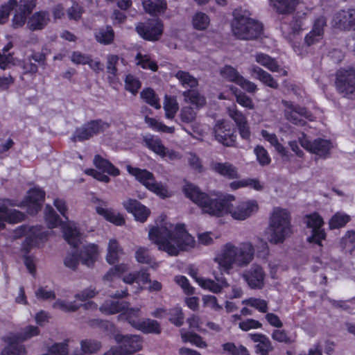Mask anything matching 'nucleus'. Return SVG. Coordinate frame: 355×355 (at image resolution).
Wrapping results in <instances>:
<instances>
[{
  "instance_id": "nucleus-33",
  "label": "nucleus",
  "mask_w": 355,
  "mask_h": 355,
  "mask_svg": "<svg viewBox=\"0 0 355 355\" xmlns=\"http://www.w3.org/2000/svg\"><path fill=\"white\" fill-rule=\"evenodd\" d=\"M254 56L255 61L257 63L266 67L268 70L272 72L280 71V66L275 58H272L270 55L263 53H257Z\"/></svg>"
},
{
  "instance_id": "nucleus-44",
  "label": "nucleus",
  "mask_w": 355,
  "mask_h": 355,
  "mask_svg": "<svg viewBox=\"0 0 355 355\" xmlns=\"http://www.w3.org/2000/svg\"><path fill=\"white\" fill-rule=\"evenodd\" d=\"M175 77L184 87L193 88L196 87L198 84V80L187 71H178L175 74Z\"/></svg>"
},
{
  "instance_id": "nucleus-58",
  "label": "nucleus",
  "mask_w": 355,
  "mask_h": 355,
  "mask_svg": "<svg viewBox=\"0 0 355 355\" xmlns=\"http://www.w3.org/2000/svg\"><path fill=\"white\" fill-rule=\"evenodd\" d=\"M196 115V112L191 107L185 106L181 109L179 116L182 122L191 123L195 121Z\"/></svg>"
},
{
  "instance_id": "nucleus-43",
  "label": "nucleus",
  "mask_w": 355,
  "mask_h": 355,
  "mask_svg": "<svg viewBox=\"0 0 355 355\" xmlns=\"http://www.w3.org/2000/svg\"><path fill=\"white\" fill-rule=\"evenodd\" d=\"M164 109L166 117L173 119L179 110V105L174 97L166 96L164 102Z\"/></svg>"
},
{
  "instance_id": "nucleus-46",
  "label": "nucleus",
  "mask_w": 355,
  "mask_h": 355,
  "mask_svg": "<svg viewBox=\"0 0 355 355\" xmlns=\"http://www.w3.org/2000/svg\"><path fill=\"white\" fill-rule=\"evenodd\" d=\"M243 304L250 306L257 309L260 313H266L268 311V304L265 300L250 297L242 301Z\"/></svg>"
},
{
  "instance_id": "nucleus-3",
  "label": "nucleus",
  "mask_w": 355,
  "mask_h": 355,
  "mask_svg": "<svg viewBox=\"0 0 355 355\" xmlns=\"http://www.w3.org/2000/svg\"><path fill=\"white\" fill-rule=\"evenodd\" d=\"M255 250L250 242L235 245L231 242L223 245L216 252L214 261L221 272L230 273L234 266L245 268L254 259Z\"/></svg>"
},
{
  "instance_id": "nucleus-45",
  "label": "nucleus",
  "mask_w": 355,
  "mask_h": 355,
  "mask_svg": "<svg viewBox=\"0 0 355 355\" xmlns=\"http://www.w3.org/2000/svg\"><path fill=\"white\" fill-rule=\"evenodd\" d=\"M18 6L17 0H9L0 6V24H6L9 19L10 12Z\"/></svg>"
},
{
  "instance_id": "nucleus-10",
  "label": "nucleus",
  "mask_w": 355,
  "mask_h": 355,
  "mask_svg": "<svg viewBox=\"0 0 355 355\" xmlns=\"http://www.w3.org/2000/svg\"><path fill=\"white\" fill-rule=\"evenodd\" d=\"M336 89L343 96L355 97V69H340L336 73Z\"/></svg>"
},
{
  "instance_id": "nucleus-64",
  "label": "nucleus",
  "mask_w": 355,
  "mask_h": 355,
  "mask_svg": "<svg viewBox=\"0 0 355 355\" xmlns=\"http://www.w3.org/2000/svg\"><path fill=\"white\" fill-rule=\"evenodd\" d=\"M255 349L256 352L260 355H268L269 352L272 351L273 347L270 339L266 337L256 345Z\"/></svg>"
},
{
  "instance_id": "nucleus-42",
  "label": "nucleus",
  "mask_w": 355,
  "mask_h": 355,
  "mask_svg": "<svg viewBox=\"0 0 355 355\" xmlns=\"http://www.w3.org/2000/svg\"><path fill=\"white\" fill-rule=\"evenodd\" d=\"M40 329L37 327L28 325L24 327L19 333L16 335L10 336L15 338V340L19 342H23L31 339L33 337L37 336L40 334Z\"/></svg>"
},
{
  "instance_id": "nucleus-13",
  "label": "nucleus",
  "mask_w": 355,
  "mask_h": 355,
  "mask_svg": "<svg viewBox=\"0 0 355 355\" xmlns=\"http://www.w3.org/2000/svg\"><path fill=\"white\" fill-rule=\"evenodd\" d=\"M284 107V116L287 120L295 125H304V122L301 119L304 117L309 120H312V114L305 107H300L291 101H282Z\"/></svg>"
},
{
  "instance_id": "nucleus-21",
  "label": "nucleus",
  "mask_w": 355,
  "mask_h": 355,
  "mask_svg": "<svg viewBox=\"0 0 355 355\" xmlns=\"http://www.w3.org/2000/svg\"><path fill=\"white\" fill-rule=\"evenodd\" d=\"M25 215L14 209L8 208L5 203L0 202V230L4 228L3 222L17 223L22 221Z\"/></svg>"
},
{
  "instance_id": "nucleus-55",
  "label": "nucleus",
  "mask_w": 355,
  "mask_h": 355,
  "mask_svg": "<svg viewBox=\"0 0 355 355\" xmlns=\"http://www.w3.org/2000/svg\"><path fill=\"white\" fill-rule=\"evenodd\" d=\"M45 218L49 228L52 229L57 227L60 223V217L50 206L45 208Z\"/></svg>"
},
{
  "instance_id": "nucleus-9",
  "label": "nucleus",
  "mask_w": 355,
  "mask_h": 355,
  "mask_svg": "<svg viewBox=\"0 0 355 355\" xmlns=\"http://www.w3.org/2000/svg\"><path fill=\"white\" fill-rule=\"evenodd\" d=\"M127 170L130 174L135 176V178L148 190L156 193L161 198H164L170 196L166 186L162 182H157L155 180L153 174L150 171L130 166H127Z\"/></svg>"
},
{
  "instance_id": "nucleus-41",
  "label": "nucleus",
  "mask_w": 355,
  "mask_h": 355,
  "mask_svg": "<svg viewBox=\"0 0 355 355\" xmlns=\"http://www.w3.org/2000/svg\"><path fill=\"white\" fill-rule=\"evenodd\" d=\"M64 236L67 243L74 248L81 243L80 234L76 227L67 226L64 229Z\"/></svg>"
},
{
  "instance_id": "nucleus-49",
  "label": "nucleus",
  "mask_w": 355,
  "mask_h": 355,
  "mask_svg": "<svg viewBox=\"0 0 355 355\" xmlns=\"http://www.w3.org/2000/svg\"><path fill=\"white\" fill-rule=\"evenodd\" d=\"M141 98L148 104L156 109L161 107L159 98L155 92L150 88L143 89L140 94Z\"/></svg>"
},
{
  "instance_id": "nucleus-48",
  "label": "nucleus",
  "mask_w": 355,
  "mask_h": 355,
  "mask_svg": "<svg viewBox=\"0 0 355 355\" xmlns=\"http://www.w3.org/2000/svg\"><path fill=\"white\" fill-rule=\"evenodd\" d=\"M15 15L12 19V26L14 28L22 27L26 21L27 16L31 13L23 8L17 7Z\"/></svg>"
},
{
  "instance_id": "nucleus-57",
  "label": "nucleus",
  "mask_w": 355,
  "mask_h": 355,
  "mask_svg": "<svg viewBox=\"0 0 355 355\" xmlns=\"http://www.w3.org/2000/svg\"><path fill=\"white\" fill-rule=\"evenodd\" d=\"M254 153L256 155L257 159L260 165L264 166L270 163L271 159L268 153L263 146H256L254 149Z\"/></svg>"
},
{
  "instance_id": "nucleus-32",
  "label": "nucleus",
  "mask_w": 355,
  "mask_h": 355,
  "mask_svg": "<svg viewBox=\"0 0 355 355\" xmlns=\"http://www.w3.org/2000/svg\"><path fill=\"white\" fill-rule=\"evenodd\" d=\"M8 345L6 346L1 355H26V349L24 345L19 343L15 340V338L10 336L7 338Z\"/></svg>"
},
{
  "instance_id": "nucleus-63",
  "label": "nucleus",
  "mask_w": 355,
  "mask_h": 355,
  "mask_svg": "<svg viewBox=\"0 0 355 355\" xmlns=\"http://www.w3.org/2000/svg\"><path fill=\"white\" fill-rule=\"evenodd\" d=\"M138 60L137 64L141 65L144 69H149L153 71H156L157 69V65L153 61H151L148 55H143L141 53H138L136 57Z\"/></svg>"
},
{
  "instance_id": "nucleus-38",
  "label": "nucleus",
  "mask_w": 355,
  "mask_h": 355,
  "mask_svg": "<svg viewBox=\"0 0 355 355\" xmlns=\"http://www.w3.org/2000/svg\"><path fill=\"white\" fill-rule=\"evenodd\" d=\"M182 95L184 98L185 102L191 103L197 108L203 107L206 103L205 98L196 89L184 91Z\"/></svg>"
},
{
  "instance_id": "nucleus-11",
  "label": "nucleus",
  "mask_w": 355,
  "mask_h": 355,
  "mask_svg": "<svg viewBox=\"0 0 355 355\" xmlns=\"http://www.w3.org/2000/svg\"><path fill=\"white\" fill-rule=\"evenodd\" d=\"M109 127L110 124L101 119L92 120L76 128L72 139L73 141H79L88 140L95 135L103 133Z\"/></svg>"
},
{
  "instance_id": "nucleus-6",
  "label": "nucleus",
  "mask_w": 355,
  "mask_h": 355,
  "mask_svg": "<svg viewBox=\"0 0 355 355\" xmlns=\"http://www.w3.org/2000/svg\"><path fill=\"white\" fill-rule=\"evenodd\" d=\"M98 255V246L94 243H88L83 245L79 254L75 250L68 252L64 260V263L66 267L76 270L80 261L82 264L90 268L94 266Z\"/></svg>"
},
{
  "instance_id": "nucleus-4",
  "label": "nucleus",
  "mask_w": 355,
  "mask_h": 355,
  "mask_svg": "<svg viewBox=\"0 0 355 355\" xmlns=\"http://www.w3.org/2000/svg\"><path fill=\"white\" fill-rule=\"evenodd\" d=\"M234 18L231 23L233 35L239 40H254L263 33V25L249 17L245 10L236 9L233 12Z\"/></svg>"
},
{
  "instance_id": "nucleus-37",
  "label": "nucleus",
  "mask_w": 355,
  "mask_h": 355,
  "mask_svg": "<svg viewBox=\"0 0 355 355\" xmlns=\"http://www.w3.org/2000/svg\"><path fill=\"white\" fill-rule=\"evenodd\" d=\"M94 164L97 168L102 170L103 172H106L111 175L116 176L120 173L119 170L112 163L107 159H103L98 155L94 157Z\"/></svg>"
},
{
  "instance_id": "nucleus-53",
  "label": "nucleus",
  "mask_w": 355,
  "mask_h": 355,
  "mask_svg": "<svg viewBox=\"0 0 355 355\" xmlns=\"http://www.w3.org/2000/svg\"><path fill=\"white\" fill-rule=\"evenodd\" d=\"M128 270L125 264H119L110 268L104 275L103 280L111 282L116 277H119L123 273Z\"/></svg>"
},
{
  "instance_id": "nucleus-14",
  "label": "nucleus",
  "mask_w": 355,
  "mask_h": 355,
  "mask_svg": "<svg viewBox=\"0 0 355 355\" xmlns=\"http://www.w3.org/2000/svg\"><path fill=\"white\" fill-rule=\"evenodd\" d=\"M136 31L144 39L156 41L162 34L163 24L159 19H149L147 21L139 23L136 26Z\"/></svg>"
},
{
  "instance_id": "nucleus-56",
  "label": "nucleus",
  "mask_w": 355,
  "mask_h": 355,
  "mask_svg": "<svg viewBox=\"0 0 355 355\" xmlns=\"http://www.w3.org/2000/svg\"><path fill=\"white\" fill-rule=\"evenodd\" d=\"M53 307L65 312H73L78 309L79 306L75 302H67L60 299L57 300Z\"/></svg>"
},
{
  "instance_id": "nucleus-28",
  "label": "nucleus",
  "mask_w": 355,
  "mask_h": 355,
  "mask_svg": "<svg viewBox=\"0 0 355 355\" xmlns=\"http://www.w3.org/2000/svg\"><path fill=\"white\" fill-rule=\"evenodd\" d=\"M261 135L266 141H268L271 146L275 148V150L283 157L284 160L288 161L290 159V153L286 148L279 142L275 134L270 133L267 130H262Z\"/></svg>"
},
{
  "instance_id": "nucleus-2",
  "label": "nucleus",
  "mask_w": 355,
  "mask_h": 355,
  "mask_svg": "<svg viewBox=\"0 0 355 355\" xmlns=\"http://www.w3.org/2000/svg\"><path fill=\"white\" fill-rule=\"evenodd\" d=\"M150 240L158 245L169 255L176 256L182 250H188L193 248L194 239L186 231L183 225L175 227L171 223L162 222L153 227L149 232Z\"/></svg>"
},
{
  "instance_id": "nucleus-39",
  "label": "nucleus",
  "mask_w": 355,
  "mask_h": 355,
  "mask_svg": "<svg viewBox=\"0 0 355 355\" xmlns=\"http://www.w3.org/2000/svg\"><path fill=\"white\" fill-rule=\"evenodd\" d=\"M96 211L98 214L104 216L107 220L116 225H122L125 223L123 217L119 213L113 210L97 207Z\"/></svg>"
},
{
  "instance_id": "nucleus-31",
  "label": "nucleus",
  "mask_w": 355,
  "mask_h": 355,
  "mask_svg": "<svg viewBox=\"0 0 355 355\" xmlns=\"http://www.w3.org/2000/svg\"><path fill=\"white\" fill-rule=\"evenodd\" d=\"M123 254V250L118 241L112 239L107 245V253L106 260L110 264H113L119 261V257Z\"/></svg>"
},
{
  "instance_id": "nucleus-59",
  "label": "nucleus",
  "mask_w": 355,
  "mask_h": 355,
  "mask_svg": "<svg viewBox=\"0 0 355 355\" xmlns=\"http://www.w3.org/2000/svg\"><path fill=\"white\" fill-rule=\"evenodd\" d=\"M125 89L132 94H135L141 87V83L135 76L128 74L125 79Z\"/></svg>"
},
{
  "instance_id": "nucleus-20",
  "label": "nucleus",
  "mask_w": 355,
  "mask_h": 355,
  "mask_svg": "<svg viewBox=\"0 0 355 355\" xmlns=\"http://www.w3.org/2000/svg\"><path fill=\"white\" fill-rule=\"evenodd\" d=\"M124 208L132 213L137 220L144 222L150 214V210L139 201L128 199L123 202Z\"/></svg>"
},
{
  "instance_id": "nucleus-35",
  "label": "nucleus",
  "mask_w": 355,
  "mask_h": 355,
  "mask_svg": "<svg viewBox=\"0 0 355 355\" xmlns=\"http://www.w3.org/2000/svg\"><path fill=\"white\" fill-rule=\"evenodd\" d=\"M270 5L279 14L292 12L297 4V0H270Z\"/></svg>"
},
{
  "instance_id": "nucleus-47",
  "label": "nucleus",
  "mask_w": 355,
  "mask_h": 355,
  "mask_svg": "<svg viewBox=\"0 0 355 355\" xmlns=\"http://www.w3.org/2000/svg\"><path fill=\"white\" fill-rule=\"evenodd\" d=\"M209 17L204 12H198L193 16L192 24L194 28L197 30H205L209 26Z\"/></svg>"
},
{
  "instance_id": "nucleus-18",
  "label": "nucleus",
  "mask_w": 355,
  "mask_h": 355,
  "mask_svg": "<svg viewBox=\"0 0 355 355\" xmlns=\"http://www.w3.org/2000/svg\"><path fill=\"white\" fill-rule=\"evenodd\" d=\"M216 139L227 146H232L236 141V135L234 134L231 124L225 120L218 121L214 126Z\"/></svg>"
},
{
  "instance_id": "nucleus-27",
  "label": "nucleus",
  "mask_w": 355,
  "mask_h": 355,
  "mask_svg": "<svg viewBox=\"0 0 355 355\" xmlns=\"http://www.w3.org/2000/svg\"><path fill=\"white\" fill-rule=\"evenodd\" d=\"M130 324L134 328L146 334H159L161 331L159 323L156 320L151 319L131 320Z\"/></svg>"
},
{
  "instance_id": "nucleus-17",
  "label": "nucleus",
  "mask_w": 355,
  "mask_h": 355,
  "mask_svg": "<svg viewBox=\"0 0 355 355\" xmlns=\"http://www.w3.org/2000/svg\"><path fill=\"white\" fill-rule=\"evenodd\" d=\"M332 26L343 31H355V9L340 10L333 15Z\"/></svg>"
},
{
  "instance_id": "nucleus-60",
  "label": "nucleus",
  "mask_w": 355,
  "mask_h": 355,
  "mask_svg": "<svg viewBox=\"0 0 355 355\" xmlns=\"http://www.w3.org/2000/svg\"><path fill=\"white\" fill-rule=\"evenodd\" d=\"M169 320L175 325L180 327L184 322V314L180 307H175L169 311Z\"/></svg>"
},
{
  "instance_id": "nucleus-24",
  "label": "nucleus",
  "mask_w": 355,
  "mask_h": 355,
  "mask_svg": "<svg viewBox=\"0 0 355 355\" xmlns=\"http://www.w3.org/2000/svg\"><path fill=\"white\" fill-rule=\"evenodd\" d=\"M195 279L199 286H200L202 288L207 289L215 293H220L223 287L228 286L227 282L224 277L218 278L216 277L218 282H215L212 279L204 277H195Z\"/></svg>"
},
{
  "instance_id": "nucleus-25",
  "label": "nucleus",
  "mask_w": 355,
  "mask_h": 355,
  "mask_svg": "<svg viewBox=\"0 0 355 355\" xmlns=\"http://www.w3.org/2000/svg\"><path fill=\"white\" fill-rule=\"evenodd\" d=\"M249 71L252 77L258 79L264 85L272 89L278 87L279 85L273 77L261 67L253 64L249 69Z\"/></svg>"
},
{
  "instance_id": "nucleus-1",
  "label": "nucleus",
  "mask_w": 355,
  "mask_h": 355,
  "mask_svg": "<svg viewBox=\"0 0 355 355\" xmlns=\"http://www.w3.org/2000/svg\"><path fill=\"white\" fill-rule=\"evenodd\" d=\"M184 192L186 196L201 207L204 212L212 216H222L230 214L235 220H244L258 210V204L256 200L242 201L233 205L232 204L234 200L233 196L207 194L191 183L185 184Z\"/></svg>"
},
{
  "instance_id": "nucleus-22",
  "label": "nucleus",
  "mask_w": 355,
  "mask_h": 355,
  "mask_svg": "<svg viewBox=\"0 0 355 355\" xmlns=\"http://www.w3.org/2000/svg\"><path fill=\"white\" fill-rule=\"evenodd\" d=\"M44 196L45 193L40 189L34 188L28 191L27 196L28 214L34 215L41 209V202L44 200Z\"/></svg>"
},
{
  "instance_id": "nucleus-15",
  "label": "nucleus",
  "mask_w": 355,
  "mask_h": 355,
  "mask_svg": "<svg viewBox=\"0 0 355 355\" xmlns=\"http://www.w3.org/2000/svg\"><path fill=\"white\" fill-rule=\"evenodd\" d=\"M266 274L263 268L257 263L251 265L250 268L242 274L243 279L251 289L261 290L265 286Z\"/></svg>"
},
{
  "instance_id": "nucleus-16",
  "label": "nucleus",
  "mask_w": 355,
  "mask_h": 355,
  "mask_svg": "<svg viewBox=\"0 0 355 355\" xmlns=\"http://www.w3.org/2000/svg\"><path fill=\"white\" fill-rule=\"evenodd\" d=\"M221 76L230 82L239 85L242 89L249 93H254L257 90V86L254 83L245 79L239 74L236 69L227 65L220 70Z\"/></svg>"
},
{
  "instance_id": "nucleus-61",
  "label": "nucleus",
  "mask_w": 355,
  "mask_h": 355,
  "mask_svg": "<svg viewBox=\"0 0 355 355\" xmlns=\"http://www.w3.org/2000/svg\"><path fill=\"white\" fill-rule=\"evenodd\" d=\"M135 258L139 263H141L151 264L153 262L148 249L144 247L138 248L135 252Z\"/></svg>"
},
{
  "instance_id": "nucleus-7",
  "label": "nucleus",
  "mask_w": 355,
  "mask_h": 355,
  "mask_svg": "<svg viewBox=\"0 0 355 355\" xmlns=\"http://www.w3.org/2000/svg\"><path fill=\"white\" fill-rule=\"evenodd\" d=\"M25 236L26 240L21 248V252L29 253L31 249L43 241L47 234L43 232L40 226L21 225L13 232L12 239H17Z\"/></svg>"
},
{
  "instance_id": "nucleus-30",
  "label": "nucleus",
  "mask_w": 355,
  "mask_h": 355,
  "mask_svg": "<svg viewBox=\"0 0 355 355\" xmlns=\"http://www.w3.org/2000/svg\"><path fill=\"white\" fill-rule=\"evenodd\" d=\"M49 20V15L46 12H38L29 18L27 26L33 31L42 30L47 25Z\"/></svg>"
},
{
  "instance_id": "nucleus-19",
  "label": "nucleus",
  "mask_w": 355,
  "mask_h": 355,
  "mask_svg": "<svg viewBox=\"0 0 355 355\" xmlns=\"http://www.w3.org/2000/svg\"><path fill=\"white\" fill-rule=\"evenodd\" d=\"M300 142L304 148L320 157L327 155L332 147L329 140L323 139H316L311 141L306 137H302Z\"/></svg>"
},
{
  "instance_id": "nucleus-29",
  "label": "nucleus",
  "mask_w": 355,
  "mask_h": 355,
  "mask_svg": "<svg viewBox=\"0 0 355 355\" xmlns=\"http://www.w3.org/2000/svg\"><path fill=\"white\" fill-rule=\"evenodd\" d=\"M127 306V302L109 299L105 300L101 306L100 311L107 315L115 314L123 311Z\"/></svg>"
},
{
  "instance_id": "nucleus-51",
  "label": "nucleus",
  "mask_w": 355,
  "mask_h": 355,
  "mask_svg": "<svg viewBox=\"0 0 355 355\" xmlns=\"http://www.w3.org/2000/svg\"><path fill=\"white\" fill-rule=\"evenodd\" d=\"M144 142L147 147L156 154L159 156H161V155H164L165 147L163 146L159 139L154 137H146L144 139Z\"/></svg>"
},
{
  "instance_id": "nucleus-62",
  "label": "nucleus",
  "mask_w": 355,
  "mask_h": 355,
  "mask_svg": "<svg viewBox=\"0 0 355 355\" xmlns=\"http://www.w3.org/2000/svg\"><path fill=\"white\" fill-rule=\"evenodd\" d=\"M327 19L324 15L318 16L313 21L312 31L318 33V35H324V30L327 26Z\"/></svg>"
},
{
  "instance_id": "nucleus-12",
  "label": "nucleus",
  "mask_w": 355,
  "mask_h": 355,
  "mask_svg": "<svg viewBox=\"0 0 355 355\" xmlns=\"http://www.w3.org/2000/svg\"><path fill=\"white\" fill-rule=\"evenodd\" d=\"M304 223L311 230V235L307 238V241L321 245L322 241L326 237V233L322 228V218L318 213H313L305 216Z\"/></svg>"
},
{
  "instance_id": "nucleus-54",
  "label": "nucleus",
  "mask_w": 355,
  "mask_h": 355,
  "mask_svg": "<svg viewBox=\"0 0 355 355\" xmlns=\"http://www.w3.org/2000/svg\"><path fill=\"white\" fill-rule=\"evenodd\" d=\"M227 113L229 116L234 121L236 126L248 121L247 117L234 105L228 107Z\"/></svg>"
},
{
  "instance_id": "nucleus-52",
  "label": "nucleus",
  "mask_w": 355,
  "mask_h": 355,
  "mask_svg": "<svg viewBox=\"0 0 355 355\" xmlns=\"http://www.w3.org/2000/svg\"><path fill=\"white\" fill-rule=\"evenodd\" d=\"M181 336L184 342H189L199 347H205L207 346L206 343L202 340L201 336L196 334L185 332L184 329H182Z\"/></svg>"
},
{
  "instance_id": "nucleus-36",
  "label": "nucleus",
  "mask_w": 355,
  "mask_h": 355,
  "mask_svg": "<svg viewBox=\"0 0 355 355\" xmlns=\"http://www.w3.org/2000/svg\"><path fill=\"white\" fill-rule=\"evenodd\" d=\"M81 350H76L72 355H86L98 352L101 347L100 342L94 340H83L80 342Z\"/></svg>"
},
{
  "instance_id": "nucleus-5",
  "label": "nucleus",
  "mask_w": 355,
  "mask_h": 355,
  "mask_svg": "<svg viewBox=\"0 0 355 355\" xmlns=\"http://www.w3.org/2000/svg\"><path fill=\"white\" fill-rule=\"evenodd\" d=\"M291 234V217L287 210L274 208L268 232V239L273 244L282 243Z\"/></svg>"
},
{
  "instance_id": "nucleus-8",
  "label": "nucleus",
  "mask_w": 355,
  "mask_h": 355,
  "mask_svg": "<svg viewBox=\"0 0 355 355\" xmlns=\"http://www.w3.org/2000/svg\"><path fill=\"white\" fill-rule=\"evenodd\" d=\"M113 338L119 346L111 347L103 355H128L139 351L141 347V340L136 335H122L114 334Z\"/></svg>"
},
{
  "instance_id": "nucleus-50",
  "label": "nucleus",
  "mask_w": 355,
  "mask_h": 355,
  "mask_svg": "<svg viewBox=\"0 0 355 355\" xmlns=\"http://www.w3.org/2000/svg\"><path fill=\"white\" fill-rule=\"evenodd\" d=\"M349 216L344 213L337 212L329 222L331 230L338 229L345 226L349 221Z\"/></svg>"
},
{
  "instance_id": "nucleus-34",
  "label": "nucleus",
  "mask_w": 355,
  "mask_h": 355,
  "mask_svg": "<svg viewBox=\"0 0 355 355\" xmlns=\"http://www.w3.org/2000/svg\"><path fill=\"white\" fill-rule=\"evenodd\" d=\"M142 3L144 10L153 15L163 13L166 9L164 0H143Z\"/></svg>"
},
{
  "instance_id": "nucleus-40",
  "label": "nucleus",
  "mask_w": 355,
  "mask_h": 355,
  "mask_svg": "<svg viewBox=\"0 0 355 355\" xmlns=\"http://www.w3.org/2000/svg\"><path fill=\"white\" fill-rule=\"evenodd\" d=\"M95 37L101 44H110L114 40V33L110 26L102 27L95 33Z\"/></svg>"
},
{
  "instance_id": "nucleus-23",
  "label": "nucleus",
  "mask_w": 355,
  "mask_h": 355,
  "mask_svg": "<svg viewBox=\"0 0 355 355\" xmlns=\"http://www.w3.org/2000/svg\"><path fill=\"white\" fill-rule=\"evenodd\" d=\"M304 24L302 17H295L290 24L284 22L281 26V30L284 37L288 40H292L295 34L303 29Z\"/></svg>"
},
{
  "instance_id": "nucleus-26",
  "label": "nucleus",
  "mask_w": 355,
  "mask_h": 355,
  "mask_svg": "<svg viewBox=\"0 0 355 355\" xmlns=\"http://www.w3.org/2000/svg\"><path fill=\"white\" fill-rule=\"evenodd\" d=\"M212 171L228 179L239 178V173L236 167L230 162H212L210 165Z\"/></svg>"
}]
</instances>
